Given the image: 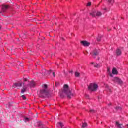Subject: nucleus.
I'll return each instance as SVG.
<instances>
[{"instance_id":"39448f33","label":"nucleus","mask_w":128,"mask_h":128,"mask_svg":"<svg viewBox=\"0 0 128 128\" xmlns=\"http://www.w3.org/2000/svg\"><path fill=\"white\" fill-rule=\"evenodd\" d=\"M22 83H14L12 86V88H20L22 86Z\"/></svg>"},{"instance_id":"37998d69","label":"nucleus","mask_w":128,"mask_h":128,"mask_svg":"<svg viewBox=\"0 0 128 128\" xmlns=\"http://www.w3.org/2000/svg\"><path fill=\"white\" fill-rule=\"evenodd\" d=\"M86 53H87V54H88V52H86Z\"/></svg>"},{"instance_id":"6e6552de","label":"nucleus","mask_w":128,"mask_h":128,"mask_svg":"<svg viewBox=\"0 0 128 128\" xmlns=\"http://www.w3.org/2000/svg\"><path fill=\"white\" fill-rule=\"evenodd\" d=\"M81 44L84 46H90V42H88L86 41H82Z\"/></svg>"},{"instance_id":"5701e85b","label":"nucleus","mask_w":128,"mask_h":128,"mask_svg":"<svg viewBox=\"0 0 128 128\" xmlns=\"http://www.w3.org/2000/svg\"><path fill=\"white\" fill-rule=\"evenodd\" d=\"M26 88H24L22 89L21 90L22 94H24V92H26Z\"/></svg>"},{"instance_id":"9d476101","label":"nucleus","mask_w":128,"mask_h":128,"mask_svg":"<svg viewBox=\"0 0 128 128\" xmlns=\"http://www.w3.org/2000/svg\"><path fill=\"white\" fill-rule=\"evenodd\" d=\"M116 124L118 128H123L124 126H122V124H120V122L116 121Z\"/></svg>"},{"instance_id":"4be33fe9","label":"nucleus","mask_w":128,"mask_h":128,"mask_svg":"<svg viewBox=\"0 0 128 128\" xmlns=\"http://www.w3.org/2000/svg\"><path fill=\"white\" fill-rule=\"evenodd\" d=\"M38 126H42V123L41 122H38Z\"/></svg>"},{"instance_id":"e433bc0d","label":"nucleus","mask_w":128,"mask_h":128,"mask_svg":"<svg viewBox=\"0 0 128 128\" xmlns=\"http://www.w3.org/2000/svg\"><path fill=\"white\" fill-rule=\"evenodd\" d=\"M110 30H111V29H108V32H110Z\"/></svg>"},{"instance_id":"f257e3e1","label":"nucleus","mask_w":128,"mask_h":128,"mask_svg":"<svg viewBox=\"0 0 128 128\" xmlns=\"http://www.w3.org/2000/svg\"><path fill=\"white\" fill-rule=\"evenodd\" d=\"M66 96L68 98H72V96H74V94L72 93L70 90L68 85L66 84L64 86L63 90L62 92H60V96H61V98H64Z\"/></svg>"},{"instance_id":"4468645a","label":"nucleus","mask_w":128,"mask_h":128,"mask_svg":"<svg viewBox=\"0 0 128 128\" xmlns=\"http://www.w3.org/2000/svg\"><path fill=\"white\" fill-rule=\"evenodd\" d=\"M41 74L43 76H46V69L42 70L41 72Z\"/></svg>"},{"instance_id":"6ab92c4d","label":"nucleus","mask_w":128,"mask_h":128,"mask_svg":"<svg viewBox=\"0 0 128 128\" xmlns=\"http://www.w3.org/2000/svg\"><path fill=\"white\" fill-rule=\"evenodd\" d=\"M80 73L78 72H74V76L76 78L80 76Z\"/></svg>"},{"instance_id":"0eeeda50","label":"nucleus","mask_w":128,"mask_h":128,"mask_svg":"<svg viewBox=\"0 0 128 128\" xmlns=\"http://www.w3.org/2000/svg\"><path fill=\"white\" fill-rule=\"evenodd\" d=\"M28 86H30V88H34L36 86V82L34 81L30 82Z\"/></svg>"},{"instance_id":"412c9836","label":"nucleus","mask_w":128,"mask_h":128,"mask_svg":"<svg viewBox=\"0 0 128 128\" xmlns=\"http://www.w3.org/2000/svg\"><path fill=\"white\" fill-rule=\"evenodd\" d=\"M115 108L116 110H122V108H120V106H116Z\"/></svg>"},{"instance_id":"58836bf2","label":"nucleus","mask_w":128,"mask_h":128,"mask_svg":"<svg viewBox=\"0 0 128 128\" xmlns=\"http://www.w3.org/2000/svg\"><path fill=\"white\" fill-rule=\"evenodd\" d=\"M109 92H112V91L110 90V89L109 90Z\"/></svg>"},{"instance_id":"f03ea898","label":"nucleus","mask_w":128,"mask_h":128,"mask_svg":"<svg viewBox=\"0 0 128 128\" xmlns=\"http://www.w3.org/2000/svg\"><path fill=\"white\" fill-rule=\"evenodd\" d=\"M42 88L40 91L39 96L40 98H44V96H48L50 92L48 91V84H44L42 86Z\"/></svg>"},{"instance_id":"2eb2a0df","label":"nucleus","mask_w":128,"mask_h":128,"mask_svg":"<svg viewBox=\"0 0 128 128\" xmlns=\"http://www.w3.org/2000/svg\"><path fill=\"white\" fill-rule=\"evenodd\" d=\"M30 119L27 117H24V122H30Z\"/></svg>"},{"instance_id":"f3484780","label":"nucleus","mask_w":128,"mask_h":128,"mask_svg":"<svg viewBox=\"0 0 128 128\" xmlns=\"http://www.w3.org/2000/svg\"><path fill=\"white\" fill-rule=\"evenodd\" d=\"M94 68H100V66H102V65L98 64H94Z\"/></svg>"},{"instance_id":"dca6fc26","label":"nucleus","mask_w":128,"mask_h":128,"mask_svg":"<svg viewBox=\"0 0 128 128\" xmlns=\"http://www.w3.org/2000/svg\"><path fill=\"white\" fill-rule=\"evenodd\" d=\"M102 14V12H96V16H101Z\"/></svg>"},{"instance_id":"ddd939ff","label":"nucleus","mask_w":128,"mask_h":128,"mask_svg":"<svg viewBox=\"0 0 128 128\" xmlns=\"http://www.w3.org/2000/svg\"><path fill=\"white\" fill-rule=\"evenodd\" d=\"M112 74H118V70L116 68H113L112 70Z\"/></svg>"},{"instance_id":"aec40b11","label":"nucleus","mask_w":128,"mask_h":128,"mask_svg":"<svg viewBox=\"0 0 128 128\" xmlns=\"http://www.w3.org/2000/svg\"><path fill=\"white\" fill-rule=\"evenodd\" d=\"M86 126H88V124L86 123H82V128H86Z\"/></svg>"},{"instance_id":"7c9ffc66","label":"nucleus","mask_w":128,"mask_h":128,"mask_svg":"<svg viewBox=\"0 0 128 128\" xmlns=\"http://www.w3.org/2000/svg\"><path fill=\"white\" fill-rule=\"evenodd\" d=\"M24 82H28V79L27 78H24Z\"/></svg>"},{"instance_id":"a878e982","label":"nucleus","mask_w":128,"mask_h":128,"mask_svg":"<svg viewBox=\"0 0 128 128\" xmlns=\"http://www.w3.org/2000/svg\"><path fill=\"white\" fill-rule=\"evenodd\" d=\"M58 124H59V126H61V128H62V126H64V125H62V123L60 122H58Z\"/></svg>"},{"instance_id":"9b49d317","label":"nucleus","mask_w":128,"mask_h":128,"mask_svg":"<svg viewBox=\"0 0 128 128\" xmlns=\"http://www.w3.org/2000/svg\"><path fill=\"white\" fill-rule=\"evenodd\" d=\"M90 16H92L93 18H96V12L93 11L90 13Z\"/></svg>"},{"instance_id":"7ed1b4c3","label":"nucleus","mask_w":128,"mask_h":128,"mask_svg":"<svg viewBox=\"0 0 128 128\" xmlns=\"http://www.w3.org/2000/svg\"><path fill=\"white\" fill-rule=\"evenodd\" d=\"M98 84L94 83H91L88 86V90H92V92H96L98 90Z\"/></svg>"},{"instance_id":"79ce46f5","label":"nucleus","mask_w":128,"mask_h":128,"mask_svg":"<svg viewBox=\"0 0 128 128\" xmlns=\"http://www.w3.org/2000/svg\"><path fill=\"white\" fill-rule=\"evenodd\" d=\"M2 28V26L0 25V29Z\"/></svg>"},{"instance_id":"20e7f679","label":"nucleus","mask_w":128,"mask_h":128,"mask_svg":"<svg viewBox=\"0 0 128 128\" xmlns=\"http://www.w3.org/2000/svg\"><path fill=\"white\" fill-rule=\"evenodd\" d=\"M114 81L117 84H122V79L118 77H114Z\"/></svg>"},{"instance_id":"a211bd4d","label":"nucleus","mask_w":128,"mask_h":128,"mask_svg":"<svg viewBox=\"0 0 128 128\" xmlns=\"http://www.w3.org/2000/svg\"><path fill=\"white\" fill-rule=\"evenodd\" d=\"M108 0V3L109 4H114V0Z\"/></svg>"},{"instance_id":"a18cd8bd","label":"nucleus","mask_w":128,"mask_h":128,"mask_svg":"<svg viewBox=\"0 0 128 128\" xmlns=\"http://www.w3.org/2000/svg\"><path fill=\"white\" fill-rule=\"evenodd\" d=\"M109 106H110V104Z\"/></svg>"},{"instance_id":"bb28decb","label":"nucleus","mask_w":128,"mask_h":128,"mask_svg":"<svg viewBox=\"0 0 128 128\" xmlns=\"http://www.w3.org/2000/svg\"><path fill=\"white\" fill-rule=\"evenodd\" d=\"M87 6H92V2H88L87 4Z\"/></svg>"},{"instance_id":"4c0bfd02","label":"nucleus","mask_w":128,"mask_h":128,"mask_svg":"<svg viewBox=\"0 0 128 128\" xmlns=\"http://www.w3.org/2000/svg\"><path fill=\"white\" fill-rule=\"evenodd\" d=\"M126 126H127V128H128V124H127L126 125Z\"/></svg>"},{"instance_id":"1a4fd4ad","label":"nucleus","mask_w":128,"mask_h":128,"mask_svg":"<svg viewBox=\"0 0 128 128\" xmlns=\"http://www.w3.org/2000/svg\"><path fill=\"white\" fill-rule=\"evenodd\" d=\"M8 8V6L6 5H3L2 6V10L4 12H6V11Z\"/></svg>"},{"instance_id":"ea45409f","label":"nucleus","mask_w":128,"mask_h":128,"mask_svg":"<svg viewBox=\"0 0 128 128\" xmlns=\"http://www.w3.org/2000/svg\"><path fill=\"white\" fill-rule=\"evenodd\" d=\"M64 74H66V72L64 71Z\"/></svg>"},{"instance_id":"c03bdc74","label":"nucleus","mask_w":128,"mask_h":128,"mask_svg":"<svg viewBox=\"0 0 128 128\" xmlns=\"http://www.w3.org/2000/svg\"><path fill=\"white\" fill-rule=\"evenodd\" d=\"M114 28H116V27H114Z\"/></svg>"},{"instance_id":"c756f323","label":"nucleus","mask_w":128,"mask_h":128,"mask_svg":"<svg viewBox=\"0 0 128 128\" xmlns=\"http://www.w3.org/2000/svg\"><path fill=\"white\" fill-rule=\"evenodd\" d=\"M51 73H52V70H49V71L48 72V74H50Z\"/></svg>"},{"instance_id":"c9c22d12","label":"nucleus","mask_w":128,"mask_h":128,"mask_svg":"<svg viewBox=\"0 0 128 128\" xmlns=\"http://www.w3.org/2000/svg\"><path fill=\"white\" fill-rule=\"evenodd\" d=\"M91 64H94V62H91Z\"/></svg>"},{"instance_id":"72a5a7b5","label":"nucleus","mask_w":128,"mask_h":128,"mask_svg":"<svg viewBox=\"0 0 128 128\" xmlns=\"http://www.w3.org/2000/svg\"><path fill=\"white\" fill-rule=\"evenodd\" d=\"M24 38H26V34H24V36H23Z\"/></svg>"},{"instance_id":"393cba45","label":"nucleus","mask_w":128,"mask_h":128,"mask_svg":"<svg viewBox=\"0 0 128 128\" xmlns=\"http://www.w3.org/2000/svg\"><path fill=\"white\" fill-rule=\"evenodd\" d=\"M100 36H98V38H97L98 42H100Z\"/></svg>"},{"instance_id":"c85d7f7f","label":"nucleus","mask_w":128,"mask_h":128,"mask_svg":"<svg viewBox=\"0 0 128 128\" xmlns=\"http://www.w3.org/2000/svg\"><path fill=\"white\" fill-rule=\"evenodd\" d=\"M52 75L54 76V78L56 76V72H52Z\"/></svg>"},{"instance_id":"cd10ccee","label":"nucleus","mask_w":128,"mask_h":128,"mask_svg":"<svg viewBox=\"0 0 128 128\" xmlns=\"http://www.w3.org/2000/svg\"><path fill=\"white\" fill-rule=\"evenodd\" d=\"M22 97L24 100H26V96L24 95H22Z\"/></svg>"},{"instance_id":"423d86ee","label":"nucleus","mask_w":128,"mask_h":128,"mask_svg":"<svg viewBox=\"0 0 128 128\" xmlns=\"http://www.w3.org/2000/svg\"><path fill=\"white\" fill-rule=\"evenodd\" d=\"M98 54H100V51L98 50H94L93 51V56H98Z\"/></svg>"},{"instance_id":"f8f14e48","label":"nucleus","mask_w":128,"mask_h":128,"mask_svg":"<svg viewBox=\"0 0 128 128\" xmlns=\"http://www.w3.org/2000/svg\"><path fill=\"white\" fill-rule=\"evenodd\" d=\"M116 54L117 56H120L122 54V51L120 49H117L116 50Z\"/></svg>"},{"instance_id":"b1692460","label":"nucleus","mask_w":128,"mask_h":128,"mask_svg":"<svg viewBox=\"0 0 128 128\" xmlns=\"http://www.w3.org/2000/svg\"><path fill=\"white\" fill-rule=\"evenodd\" d=\"M90 112H92V114H94V112H96V110H90Z\"/></svg>"},{"instance_id":"473e14b6","label":"nucleus","mask_w":128,"mask_h":128,"mask_svg":"<svg viewBox=\"0 0 128 128\" xmlns=\"http://www.w3.org/2000/svg\"><path fill=\"white\" fill-rule=\"evenodd\" d=\"M107 70H108V72H110V68H107Z\"/></svg>"},{"instance_id":"2f4dec72","label":"nucleus","mask_w":128,"mask_h":128,"mask_svg":"<svg viewBox=\"0 0 128 128\" xmlns=\"http://www.w3.org/2000/svg\"><path fill=\"white\" fill-rule=\"evenodd\" d=\"M110 76H112V73L110 72Z\"/></svg>"},{"instance_id":"a19ab883","label":"nucleus","mask_w":128,"mask_h":128,"mask_svg":"<svg viewBox=\"0 0 128 128\" xmlns=\"http://www.w3.org/2000/svg\"><path fill=\"white\" fill-rule=\"evenodd\" d=\"M104 10H106V8H105L104 9Z\"/></svg>"},{"instance_id":"f704fd0d","label":"nucleus","mask_w":128,"mask_h":128,"mask_svg":"<svg viewBox=\"0 0 128 128\" xmlns=\"http://www.w3.org/2000/svg\"><path fill=\"white\" fill-rule=\"evenodd\" d=\"M70 74H72V70L70 72Z\"/></svg>"}]
</instances>
